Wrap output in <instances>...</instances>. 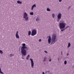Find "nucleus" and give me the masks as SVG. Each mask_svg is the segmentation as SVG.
Segmentation results:
<instances>
[{"mask_svg": "<svg viewBox=\"0 0 74 74\" xmlns=\"http://www.w3.org/2000/svg\"><path fill=\"white\" fill-rule=\"evenodd\" d=\"M10 57H12V56H14V54H10Z\"/></svg>", "mask_w": 74, "mask_h": 74, "instance_id": "aec40b11", "label": "nucleus"}, {"mask_svg": "<svg viewBox=\"0 0 74 74\" xmlns=\"http://www.w3.org/2000/svg\"><path fill=\"white\" fill-rule=\"evenodd\" d=\"M47 60V57H44V59L43 60V62H45V61H46V60Z\"/></svg>", "mask_w": 74, "mask_h": 74, "instance_id": "f8f14e48", "label": "nucleus"}, {"mask_svg": "<svg viewBox=\"0 0 74 74\" xmlns=\"http://www.w3.org/2000/svg\"><path fill=\"white\" fill-rule=\"evenodd\" d=\"M17 3H18V4H22V2H21V1H17Z\"/></svg>", "mask_w": 74, "mask_h": 74, "instance_id": "ddd939ff", "label": "nucleus"}, {"mask_svg": "<svg viewBox=\"0 0 74 74\" xmlns=\"http://www.w3.org/2000/svg\"><path fill=\"white\" fill-rule=\"evenodd\" d=\"M3 51L0 50V53H1V54H3Z\"/></svg>", "mask_w": 74, "mask_h": 74, "instance_id": "412c9836", "label": "nucleus"}, {"mask_svg": "<svg viewBox=\"0 0 74 74\" xmlns=\"http://www.w3.org/2000/svg\"><path fill=\"white\" fill-rule=\"evenodd\" d=\"M29 58H30V55H27V56L26 57V60H29Z\"/></svg>", "mask_w": 74, "mask_h": 74, "instance_id": "9d476101", "label": "nucleus"}, {"mask_svg": "<svg viewBox=\"0 0 74 74\" xmlns=\"http://www.w3.org/2000/svg\"><path fill=\"white\" fill-rule=\"evenodd\" d=\"M0 73L1 74H4V73H3V72L2 71H1V68H0Z\"/></svg>", "mask_w": 74, "mask_h": 74, "instance_id": "6ab92c4d", "label": "nucleus"}, {"mask_svg": "<svg viewBox=\"0 0 74 74\" xmlns=\"http://www.w3.org/2000/svg\"><path fill=\"white\" fill-rule=\"evenodd\" d=\"M70 45H71V44H70V43H69L67 48H69V47H70Z\"/></svg>", "mask_w": 74, "mask_h": 74, "instance_id": "4468645a", "label": "nucleus"}, {"mask_svg": "<svg viewBox=\"0 0 74 74\" xmlns=\"http://www.w3.org/2000/svg\"><path fill=\"white\" fill-rule=\"evenodd\" d=\"M47 37L49 38L48 39V44H50L51 42V44H53L58 41V39L56 38V35L55 34H54L52 35L51 39L50 36H49Z\"/></svg>", "mask_w": 74, "mask_h": 74, "instance_id": "f257e3e1", "label": "nucleus"}, {"mask_svg": "<svg viewBox=\"0 0 74 74\" xmlns=\"http://www.w3.org/2000/svg\"><path fill=\"white\" fill-rule=\"evenodd\" d=\"M46 10L47 11H51V10L49 9V8H47V9Z\"/></svg>", "mask_w": 74, "mask_h": 74, "instance_id": "dca6fc26", "label": "nucleus"}, {"mask_svg": "<svg viewBox=\"0 0 74 74\" xmlns=\"http://www.w3.org/2000/svg\"><path fill=\"white\" fill-rule=\"evenodd\" d=\"M36 19V21H37V22H38V21H40V18H39V17H37Z\"/></svg>", "mask_w": 74, "mask_h": 74, "instance_id": "9b49d317", "label": "nucleus"}, {"mask_svg": "<svg viewBox=\"0 0 74 74\" xmlns=\"http://www.w3.org/2000/svg\"><path fill=\"white\" fill-rule=\"evenodd\" d=\"M71 8V6H69L68 8V10H69V9H70V8Z\"/></svg>", "mask_w": 74, "mask_h": 74, "instance_id": "c85d7f7f", "label": "nucleus"}, {"mask_svg": "<svg viewBox=\"0 0 74 74\" xmlns=\"http://www.w3.org/2000/svg\"><path fill=\"white\" fill-rule=\"evenodd\" d=\"M28 36H30L31 35V31H29L28 32Z\"/></svg>", "mask_w": 74, "mask_h": 74, "instance_id": "2eb2a0df", "label": "nucleus"}, {"mask_svg": "<svg viewBox=\"0 0 74 74\" xmlns=\"http://www.w3.org/2000/svg\"><path fill=\"white\" fill-rule=\"evenodd\" d=\"M22 59H24V58L23 57H22Z\"/></svg>", "mask_w": 74, "mask_h": 74, "instance_id": "2f4dec72", "label": "nucleus"}, {"mask_svg": "<svg viewBox=\"0 0 74 74\" xmlns=\"http://www.w3.org/2000/svg\"><path fill=\"white\" fill-rule=\"evenodd\" d=\"M30 60L31 61V63L32 68V67H33L34 66V62H33V60L32 59L30 58Z\"/></svg>", "mask_w": 74, "mask_h": 74, "instance_id": "0eeeda50", "label": "nucleus"}, {"mask_svg": "<svg viewBox=\"0 0 74 74\" xmlns=\"http://www.w3.org/2000/svg\"><path fill=\"white\" fill-rule=\"evenodd\" d=\"M58 61H59V58H58Z\"/></svg>", "mask_w": 74, "mask_h": 74, "instance_id": "c756f323", "label": "nucleus"}, {"mask_svg": "<svg viewBox=\"0 0 74 74\" xmlns=\"http://www.w3.org/2000/svg\"><path fill=\"white\" fill-rule=\"evenodd\" d=\"M50 71H46V73H49Z\"/></svg>", "mask_w": 74, "mask_h": 74, "instance_id": "a878e982", "label": "nucleus"}, {"mask_svg": "<svg viewBox=\"0 0 74 74\" xmlns=\"http://www.w3.org/2000/svg\"><path fill=\"white\" fill-rule=\"evenodd\" d=\"M36 34H37V31L35 29H34L31 32V36H34L35 35H36Z\"/></svg>", "mask_w": 74, "mask_h": 74, "instance_id": "39448f33", "label": "nucleus"}, {"mask_svg": "<svg viewBox=\"0 0 74 74\" xmlns=\"http://www.w3.org/2000/svg\"><path fill=\"white\" fill-rule=\"evenodd\" d=\"M29 14H30V15H33L34 14V13H33V12H30Z\"/></svg>", "mask_w": 74, "mask_h": 74, "instance_id": "a211bd4d", "label": "nucleus"}, {"mask_svg": "<svg viewBox=\"0 0 74 74\" xmlns=\"http://www.w3.org/2000/svg\"><path fill=\"white\" fill-rule=\"evenodd\" d=\"M58 19L57 20V22H59L60 21V19H61L62 18V14L60 13L57 16Z\"/></svg>", "mask_w": 74, "mask_h": 74, "instance_id": "423d86ee", "label": "nucleus"}, {"mask_svg": "<svg viewBox=\"0 0 74 74\" xmlns=\"http://www.w3.org/2000/svg\"><path fill=\"white\" fill-rule=\"evenodd\" d=\"M64 64L65 65L67 64V61H66V60H65L64 61Z\"/></svg>", "mask_w": 74, "mask_h": 74, "instance_id": "4be33fe9", "label": "nucleus"}, {"mask_svg": "<svg viewBox=\"0 0 74 74\" xmlns=\"http://www.w3.org/2000/svg\"><path fill=\"white\" fill-rule=\"evenodd\" d=\"M62 51H61V55H62Z\"/></svg>", "mask_w": 74, "mask_h": 74, "instance_id": "473e14b6", "label": "nucleus"}, {"mask_svg": "<svg viewBox=\"0 0 74 74\" xmlns=\"http://www.w3.org/2000/svg\"><path fill=\"white\" fill-rule=\"evenodd\" d=\"M27 14L26 12L24 13L23 18L25 19V20L26 21H27L29 20V17H27Z\"/></svg>", "mask_w": 74, "mask_h": 74, "instance_id": "20e7f679", "label": "nucleus"}, {"mask_svg": "<svg viewBox=\"0 0 74 74\" xmlns=\"http://www.w3.org/2000/svg\"><path fill=\"white\" fill-rule=\"evenodd\" d=\"M68 55H69V53H68L67 54V56H68Z\"/></svg>", "mask_w": 74, "mask_h": 74, "instance_id": "72a5a7b5", "label": "nucleus"}, {"mask_svg": "<svg viewBox=\"0 0 74 74\" xmlns=\"http://www.w3.org/2000/svg\"><path fill=\"white\" fill-rule=\"evenodd\" d=\"M60 23H59V27L60 30L61 32H63L65 30V29H64L65 27H66V23H65L64 21L63 20H61L60 21Z\"/></svg>", "mask_w": 74, "mask_h": 74, "instance_id": "7ed1b4c3", "label": "nucleus"}, {"mask_svg": "<svg viewBox=\"0 0 74 74\" xmlns=\"http://www.w3.org/2000/svg\"><path fill=\"white\" fill-rule=\"evenodd\" d=\"M62 1V0H59V2L60 3V2H61V1Z\"/></svg>", "mask_w": 74, "mask_h": 74, "instance_id": "bb28decb", "label": "nucleus"}, {"mask_svg": "<svg viewBox=\"0 0 74 74\" xmlns=\"http://www.w3.org/2000/svg\"><path fill=\"white\" fill-rule=\"evenodd\" d=\"M42 74H45V73H44V72H42Z\"/></svg>", "mask_w": 74, "mask_h": 74, "instance_id": "7c9ffc66", "label": "nucleus"}, {"mask_svg": "<svg viewBox=\"0 0 74 74\" xmlns=\"http://www.w3.org/2000/svg\"><path fill=\"white\" fill-rule=\"evenodd\" d=\"M16 37L17 38H19V36L18 35V31H17L16 33Z\"/></svg>", "mask_w": 74, "mask_h": 74, "instance_id": "6e6552de", "label": "nucleus"}, {"mask_svg": "<svg viewBox=\"0 0 74 74\" xmlns=\"http://www.w3.org/2000/svg\"><path fill=\"white\" fill-rule=\"evenodd\" d=\"M44 52H45V53H48V52H47V51H45Z\"/></svg>", "mask_w": 74, "mask_h": 74, "instance_id": "b1692460", "label": "nucleus"}, {"mask_svg": "<svg viewBox=\"0 0 74 74\" xmlns=\"http://www.w3.org/2000/svg\"><path fill=\"white\" fill-rule=\"evenodd\" d=\"M34 7H36V4H34L32 7L31 10H33V8H34Z\"/></svg>", "mask_w": 74, "mask_h": 74, "instance_id": "1a4fd4ad", "label": "nucleus"}, {"mask_svg": "<svg viewBox=\"0 0 74 74\" xmlns=\"http://www.w3.org/2000/svg\"><path fill=\"white\" fill-rule=\"evenodd\" d=\"M68 27H69V26H67L66 27H65V28L64 29H65V30H66V29H67V28H68Z\"/></svg>", "mask_w": 74, "mask_h": 74, "instance_id": "5701e85b", "label": "nucleus"}, {"mask_svg": "<svg viewBox=\"0 0 74 74\" xmlns=\"http://www.w3.org/2000/svg\"><path fill=\"white\" fill-rule=\"evenodd\" d=\"M41 39H40L39 40V42H41Z\"/></svg>", "mask_w": 74, "mask_h": 74, "instance_id": "393cba45", "label": "nucleus"}, {"mask_svg": "<svg viewBox=\"0 0 74 74\" xmlns=\"http://www.w3.org/2000/svg\"><path fill=\"white\" fill-rule=\"evenodd\" d=\"M55 14H52V16L53 18H55Z\"/></svg>", "mask_w": 74, "mask_h": 74, "instance_id": "f3484780", "label": "nucleus"}, {"mask_svg": "<svg viewBox=\"0 0 74 74\" xmlns=\"http://www.w3.org/2000/svg\"><path fill=\"white\" fill-rule=\"evenodd\" d=\"M49 62H51V59H50V60H49Z\"/></svg>", "mask_w": 74, "mask_h": 74, "instance_id": "cd10ccee", "label": "nucleus"}, {"mask_svg": "<svg viewBox=\"0 0 74 74\" xmlns=\"http://www.w3.org/2000/svg\"><path fill=\"white\" fill-rule=\"evenodd\" d=\"M22 45L23 46H22L21 48V55L22 56H25L26 55V50L28 48L25 46L26 44L25 43H23Z\"/></svg>", "mask_w": 74, "mask_h": 74, "instance_id": "f03ea898", "label": "nucleus"}]
</instances>
